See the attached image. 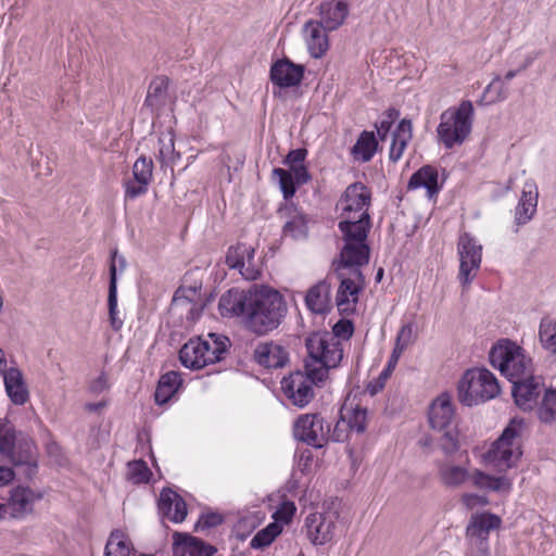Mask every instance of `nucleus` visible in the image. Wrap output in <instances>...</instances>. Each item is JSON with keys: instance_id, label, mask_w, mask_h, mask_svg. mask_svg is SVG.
<instances>
[{"instance_id": "nucleus-15", "label": "nucleus", "mask_w": 556, "mask_h": 556, "mask_svg": "<svg viewBox=\"0 0 556 556\" xmlns=\"http://www.w3.org/2000/svg\"><path fill=\"white\" fill-rule=\"evenodd\" d=\"M253 299L254 288L249 290L232 288L220 296L218 311L223 317H244L247 321Z\"/></svg>"}, {"instance_id": "nucleus-6", "label": "nucleus", "mask_w": 556, "mask_h": 556, "mask_svg": "<svg viewBox=\"0 0 556 556\" xmlns=\"http://www.w3.org/2000/svg\"><path fill=\"white\" fill-rule=\"evenodd\" d=\"M500 392L497 379L486 368L467 369L457 386L458 401L469 407L490 401Z\"/></svg>"}, {"instance_id": "nucleus-49", "label": "nucleus", "mask_w": 556, "mask_h": 556, "mask_svg": "<svg viewBox=\"0 0 556 556\" xmlns=\"http://www.w3.org/2000/svg\"><path fill=\"white\" fill-rule=\"evenodd\" d=\"M255 250L252 247H248L245 253V260L243 267L240 268L241 276L247 280H256L261 277V269L254 260Z\"/></svg>"}, {"instance_id": "nucleus-29", "label": "nucleus", "mask_w": 556, "mask_h": 556, "mask_svg": "<svg viewBox=\"0 0 556 556\" xmlns=\"http://www.w3.org/2000/svg\"><path fill=\"white\" fill-rule=\"evenodd\" d=\"M207 349V342L201 338L190 339L179 351V359L182 366L190 369L205 367L203 351Z\"/></svg>"}, {"instance_id": "nucleus-44", "label": "nucleus", "mask_w": 556, "mask_h": 556, "mask_svg": "<svg viewBox=\"0 0 556 556\" xmlns=\"http://www.w3.org/2000/svg\"><path fill=\"white\" fill-rule=\"evenodd\" d=\"M507 98V90L501 84L500 75H496L493 80L484 88L479 104H493L495 102L505 100Z\"/></svg>"}, {"instance_id": "nucleus-47", "label": "nucleus", "mask_w": 556, "mask_h": 556, "mask_svg": "<svg viewBox=\"0 0 556 556\" xmlns=\"http://www.w3.org/2000/svg\"><path fill=\"white\" fill-rule=\"evenodd\" d=\"M273 176L279 178V187L285 200L291 199L295 194L296 187L299 186L293 175L289 170L277 167L273 169Z\"/></svg>"}, {"instance_id": "nucleus-45", "label": "nucleus", "mask_w": 556, "mask_h": 556, "mask_svg": "<svg viewBox=\"0 0 556 556\" xmlns=\"http://www.w3.org/2000/svg\"><path fill=\"white\" fill-rule=\"evenodd\" d=\"M153 162L151 159L140 156L132 166V178L141 185L149 186L152 180Z\"/></svg>"}, {"instance_id": "nucleus-1", "label": "nucleus", "mask_w": 556, "mask_h": 556, "mask_svg": "<svg viewBox=\"0 0 556 556\" xmlns=\"http://www.w3.org/2000/svg\"><path fill=\"white\" fill-rule=\"evenodd\" d=\"M0 454L14 467L0 466V486L8 485L15 476L31 481L38 473V447L31 437L20 431L8 420H0Z\"/></svg>"}, {"instance_id": "nucleus-28", "label": "nucleus", "mask_w": 556, "mask_h": 556, "mask_svg": "<svg viewBox=\"0 0 556 556\" xmlns=\"http://www.w3.org/2000/svg\"><path fill=\"white\" fill-rule=\"evenodd\" d=\"M320 23L328 30L339 28L349 14V5L345 1H328L319 5Z\"/></svg>"}, {"instance_id": "nucleus-26", "label": "nucleus", "mask_w": 556, "mask_h": 556, "mask_svg": "<svg viewBox=\"0 0 556 556\" xmlns=\"http://www.w3.org/2000/svg\"><path fill=\"white\" fill-rule=\"evenodd\" d=\"M538 187L533 180L525 182L521 197L515 212V223L527 224L534 215L538 205Z\"/></svg>"}, {"instance_id": "nucleus-4", "label": "nucleus", "mask_w": 556, "mask_h": 556, "mask_svg": "<svg viewBox=\"0 0 556 556\" xmlns=\"http://www.w3.org/2000/svg\"><path fill=\"white\" fill-rule=\"evenodd\" d=\"M526 422L522 418H513L498 439L493 442L485 458L498 471H506L517 465L523 451Z\"/></svg>"}, {"instance_id": "nucleus-21", "label": "nucleus", "mask_w": 556, "mask_h": 556, "mask_svg": "<svg viewBox=\"0 0 556 556\" xmlns=\"http://www.w3.org/2000/svg\"><path fill=\"white\" fill-rule=\"evenodd\" d=\"M173 556H213L216 547L189 533L173 534Z\"/></svg>"}, {"instance_id": "nucleus-52", "label": "nucleus", "mask_w": 556, "mask_h": 556, "mask_svg": "<svg viewBox=\"0 0 556 556\" xmlns=\"http://www.w3.org/2000/svg\"><path fill=\"white\" fill-rule=\"evenodd\" d=\"M397 361H399V358H394V353L392 352V354L388 361L387 367L383 368V370L379 375L378 379L375 380L374 382H370L367 386V391L371 395L377 394L378 392H380L383 389L384 382L390 377L392 370L395 368Z\"/></svg>"}, {"instance_id": "nucleus-38", "label": "nucleus", "mask_w": 556, "mask_h": 556, "mask_svg": "<svg viewBox=\"0 0 556 556\" xmlns=\"http://www.w3.org/2000/svg\"><path fill=\"white\" fill-rule=\"evenodd\" d=\"M132 549L125 534L121 530H114L105 544L104 556H130Z\"/></svg>"}, {"instance_id": "nucleus-61", "label": "nucleus", "mask_w": 556, "mask_h": 556, "mask_svg": "<svg viewBox=\"0 0 556 556\" xmlns=\"http://www.w3.org/2000/svg\"><path fill=\"white\" fill-rule=\"evenodd\" d=\"M468 479H471L473 485L477 488L490 489L491 476L480 470H476L472 475H469Z\"/></svg>"}, {"instance_id": "nucleus-27", "label": "nucleus", "mask_w": 556, "mask_h": 556, "mask_svg": "<svg viewBox=\"0 0 556 556\" xmlns=\"http://www.w3.org/2000/svg\"><path fill=\"white\" fill-rule=\"evenodd\" d=\"M329 31L318 21H308L304 25V33L306 34V43L311 55L315 59L321 58L328 50V36Z\"/></svg>"}, {"instance_id": "nucleus-31", "label": "nucleus", "mask_w": 556, "mask_h": 556, "mask_svg": "<svg viewBox=\"0 0 556 556\" xmlns=\"http://www.w3.org/2000/svg\"><path fill=\"white\" fill-rule=\"evenodd\" d=\"M412 131L413 126L410 119L403 118L392 135V143L389 152V160L391 162L396 163L402 157L407 143L413 137Z\"/></svg>"}, {"instance_id": "nucleus-20", "label": "nucleus", "mask_w": 556, "mask_h": 556, "mask_svg": "<svg viewBox=\"0 0 556 556\" xmlns=\"http://www.w3.org/2000/svg\"><path fill=\"white\" fill-rule=\"evenodd\" d=\"M334 528V521L319 513L309 514L304 523L306 536L314 545L329 542L333 538Z\"/></svg>"}, {"instance_id": "nucleus-63", "label": "nucleus", "mask_w": 556, "mask_h": 556, "mask_svg": "<svg viewBox=\"0 0 556 556\" xmlns=\"http://www.w3.org/2000/svg\"><path fill=\"white\" fill-rule=\"evenodd\" d=\"M106 389H109V383L104 374H101L97 379H94L89 387L90 392L94 394H100Z\"/></svg>"}, {"instance_id": "nucleus-37", "label": "nucleus", "mask_w": 556, "mask_h": 556, "mask_svg": "<svg viewBox=\"0 0 556 556\" xmlns=\"http://www.w3.org/2000/svg\"><path fill=\"white\" fill-rule=\"evenodd\" d=\"M378 147V141L372 131L364 130L352 148V154L362 162H369Z\"/></svg>"}, {"instance_id": "nucleus-19", "label": "nucleus", "mask_w": 556, "mask_h": 556, "mask_svg": "<svg viewBox=\"0 0 556 556\" xmlns=\"http://www.w3.org/2000/svg\"><path fill=\"white\" fill-rule=\"evenodd\" d=\"M43 497V493L29 486L18 485L10 492L8 508L10 507L11 516L16 519L26 517L34 510V504Z\"/></svg>"}, {"instance_id": "nucleus-43", "label": "nucleus", "mask_w": 556, "mask_h": 556, "mask_svg": "<svg viewBox=\"0 0 556 556\" xmlns=\"http://www.w3.org/2000/svg\"><path fill=\"white\" fill-rule=\"evenodd\" d=\"M338 365L318 364L309 361L304 362L303 376L307 377L313 386L319 387L327 378L330 368H336Z\"/></svg>"}, {"instance_id": "nucleus-46", "label": "nucleus", "mask_w": 556, "mask_h": 556, "mask_svg": "<svg viewBox=\"0 0 556 556\" xmlns=\"http://www.w3.org/2000/svg\"><path fill=\"white\" fill-rule=\"evenodd\" d=\"M348 424L346 426L351 431L356 433H364L367 428V409L356 405L346 413Z\"/></svg>"}, {"instance_id": "nucleus-23", "label": "nucleus", "mask_w": 556, "mask_h": 556, "mask_svg": "<svg viewBox=\"0 0 556 556\" xmlns=\"http://www.w3.org/2000/svg\"><path fill=\"white\" fill-rule=\"evenodd\" d=\"M279 214L288 220L282 227V233L294 240L306 239L308 235L307 216L293 204H286L279 208Z\"/></svg>"}, {"instance_id": "nucleus-30", "label": "nucleus", "mask_w": 556, "mask_h": 556, "mask_svg": "<svg viewBox=\"0 0 556 556\" xmlns=\"http://www.w3.org/2000/svg\"><path fill=\"white\" fill-rule=\"evenodd\" d=\"M421 187L427 190L429 198L439 192L438 170L433 166L425 165L410 176L407 188L414 190Z\"/></svg>"}, {"instance_id": "nucleus-53", "label": "nucleus", "mask_w": 556, "mask_h": 556, "mask_svg": "<svg viewBox=\"0 0 556 556\" xmlns=\"http://www.w3.org/2000/svg\"><path fill=\"white\" fill-rule=\"evenodd\" d=\"M125 186V198L135 200L136 198L147 193L149 186L141 185L135 178L127 179L124 182Z\"/></svg>"}, {"instance_id": "nucleus-13", "label": "nucleus", "mask_w": 556, "mask_h": 556, "mask_svg": "<svg viewBox=\"0 0 556 556\" xmlns=\"http://www.w3.org/2000/svg\"><path fill=\"white\" fill-rule=\"evenodd\" d=\"M457 248L460 261L458 278L465 286L473 280L480 267L482 247L477 244L470 233L465 232L459 237Z\"/></svg>"}, {"instance_id": "nucleus-59", "label": "nucleus", "mask_w": 556, "mask_h": 556, "mask_svg": "<svg viewBox=\"0 0 556 556\" xmlns=\"http://www.w3.org/2000/svg\"><path fill=\"white\" fill-rule=\"evenodd\" d=\"M341 420L337 421L332 431L329 429V441L343 442L346 439L345 417L341 412Z\"/></svg>"}, {"instance_id": "nucleus-60", "label": "nucleus", "mask_w": 556, "mask_h": 556, "mask_svg": "<svg viewBox=\"0 0 556 556\" xmlns=\"http://www.w3.org/2000/svg\"><path fill=\"white\" fill-rule=\"evenodd\" d=\"M289 168V172L293 175V178L299 186L305 185L312 179V176L304 164L295 165Z\"/></svg>"}, {"instance_id": "nucleus-3", "label": "nucleus", "mask_w": 556, "mask_h": 556, "mask_svg": "<svg viewBox=\"0 0 556 556\" xmlns=\"http://www.w3.org/2000/svg\"><path fill=\"white\" fill-rule=\"evenodd\" d=\"M338 228L344 242L339 254L341 265H367L370 260V247L367 243L371 228L369 212H364L357 217L341 218Z\"/></svg>"}, {"instance_id": "nucleus-17", "label": "nucleus", "mask_w": 556, "mask_h": 556, "mask_svg": "<svg viewBox=\"0 0 556 556\" xmlns=\"http://www.w3.org/2000/svg\"><path fill=\"white\" fill-rule=\"evenodd\" d=\"M281 384L287 397L298 407L306 406L315 396L313 384L307 381V377H304L301 370L283 378Z\"/></svg>"}, {"instance_id": "nucleus-5", "label": "nucleus", "mask_w": 556, "mask_h": 556, "mask_svg": "<svg viewBox=\"0 0 556 556\" xmlns=\"http://www.w3.org/2000/svg\"><path fill=\"white\" fill-rule=\"evenodd\" d=\"M473 114L475 109L469 100H463L457 108L443 111L437 128L439 141L446 149L460 146L471 132Z\"/></svg>"}, {"instance_id": "nucleus-34", "label": "nucleus", "mask_w": 556, "mask_h": 556, "mask_svg": "<svg viewBox=\"0 0 556 556\" xmlns=\"http://www.w3.org/2000/svg\"><path fill=\"white\" fill-rule=\"evenodd\" d=\"M116 253L113 254V262L110 264V282L108 294L109 319L111 327L114 330H119L123 326V320L117 317V278L115 267Z\"/></svg>"}, {"instance_id": "nucleus-12", "label": "nucleus", "mask_w": 556, "mask_h": 556, "mask_svg": "<svg viewBox=\"0 0 556 556\" xmlns=\"http://www.w3.org/2000/svg\"><path fill=\"white\" fill-rule=\"evenodd\" d=\"M305 346L308 355L306 361L309 362L339 365L343 358L340 342L328 332H312L305 339Z\"/></svg>"}, {"instance_id": "nucleus-51", "label": "nucleus", "mask_w": 556, "mask_h": 556, "mask_svg": "<svg viewBox=\"0 0 556 556\" xmlns=\"http://www.w3.org/2000/svg\"><path fill=\"white\" fill-rule=\"evenodd\" d=\"M129 467V479L134 483H147L151 477V470L143 460H135L128 464Z\"/></svg>"}, {"instance_id": "nucleus-50", "label": "nucleus", "mask_w": 556, "mask_h": 556, "mask_svg": "<svg viewBox=\"0 0 556 556\" xmlns=\"http://www.w3.org/2000/svg\"><path fill=\"white\" fill-rule=\"evenodd\" d=\"M413 325H403L396 336L395 346L392 351L394 353V358H400L404 350L413 342Z\"/></svg>"}, {"instance_id": "nucleus-64", "label": "nucleus", "mask_w": 556, "mask_h": 556, "mask_svg": "<svg viewBox=\"0 0 556 556\" xmlns=\"http://www.w3.org/2000/svg\"><path fill=\"white\" fill-rule=\"evenodd\" d=\"M510 489V482L505 477H492L491 476V482H490V489L492 491H502V490H509Z\"/></svg>"}, {"instance_id": "nucleus-62", "label": "nucleus", "mask_w": 556, "mask_h": 556, "mask_svg": "<svg viewBox=\"0 0 556 556\" xmlns=\"http://www.w3.org/2000/svg\"><path fill=\"white\" fill-rule=\"evenodd\" d=\"M174 394L175 393L170 389L164 388L162 384L157 383L154 392L155 403L159 405L166 404Z\"/></svg>"}, {"instance_id": "nucleus-10", "label": "nucleus", "mask_w": 556, "mask_h": 556, "mask_svg": "<svg viewBox=\"0 0 556 556\" xmlns=\"http://www.w3.org/2000/svg\"><path fill=\"white\" fill-rule=\"evenodd\" d=\"M501 525L502 519L492 513L471 515L466 527V538L469 543L467 556H490V532L500 529Z\"/></svg>"}, {"instance_id": "nucleus-36", "label": "nucleus", "mask_w": 556, "mask_h": 556, "mask_svg": "<svg viewBox=\"0 0 556 556\" xmlns=\"http://www.w3.org/2000/svg\"><path fill=\"white\" fill-rule=\"evenodd\" d=\"M536 416L544 425L556 422V388L546 389L541 402H538Z\"/></svg>"}, {"instance_id": "nucleus-55", "label": "nucleus", "mask_w": 556, "mask_h": 556, "mask_svg": "<svg viewBox=\"0 0 556 556\" xmlns=\"http://www.w3.org/2000/svg\"><path fill=\"white\" fill-rule=\"evenodd\" d=\"M224 522V517L223 515L218 514V513H207V514H203L201 515L199 521L197 522L195 525V531L201 528V529H210V528H215L219 525H222Z\"/></svg>"}, {"instance_id": "nucleus-7", "label": "nucleus", "mask_w": 556, "mask_h": 556, "mask_svg": "<svg viewBox=\"0 0 556 556\" xmlns=\"http://www.w3.org/2000/svg\"><path fill=\"white\" fill-rule=\"evenodd\" d=\"M489 359L511 382L533 376L532 359L523 353L521 346L510 340H500L493 345Z\"/></svg>"}, {"instance_id": "nucleus-25", "label": "nucleus", "mask_w": 556, "mask_h": 556, "mask_svg": "<svg viewBox=\"0 0 556 556\" xmlns=\"http://www.w3.org/2000/svg\"><path fill=\"white\" fill-rule=\"evenodd\" d=\"M5 392L14 405H24L29 401V391L23 372L17 367H10L3 374Z\"/></svg>"}, {"instance_id": "nucleus-8", "label": "nucleus", "mask_w": 556, "mask_h": 556, "mask_svg": "<svg viewBox=\"0 0 556 556\" xmlns=\"http://www.w3.org/2000/svg\"><path fill=\"white\" fill-rule=\"evenodd\" d=\"M428 419L433 430L442 432L440 446L445 454H453L459 447L458 429L451 396L440 394L430 405Z\"/></svg>"}, {"instance_id": "nucleus-39", "label": "nucleus", "mask_w": 556, "mask_h": 556, "mask_svg": "<svg viewBox=\"0 0 556 556\" xmlns=\"http://www.w3.org/2000/svg\"><path fill=\"white\" fill-rule=\"evenodd\" d=\"M208 339L210 340H205L207 342V349L203 351L205 366L219 362L227 352V337L210 333Z\"/></svg>"}, {"instance_id": "nucleus-41", "label": "nucleus", "mask_w": 556, "mask_h": 556, "mask_svg": "<svg viewBox=\"0 0 556 556\" xmlns=\"http://www.w3.org/2000/svg\"><path fill=\"white\" fill-rule=\"evenodd\" d=\"M439 475L446 486H458L469 478L467 469L460 466L442 465Z\"/></svg>"}, {"instance_id": "nucleus-56", "label": "nucleus", "mask_w": 556, "mask_h": 556, "mask_svg": "<svg viewBox=\"0 0 556 556\" xmlns=\"http://www.w3.org/2000/svg\"><path fill=\"white\" fill-rule=\"evenodd\" d=\"M296 510V507L293 502H283L280 507L275 513L276 520L283 521L286 523L290 522L294 513Z\"/></svg>"}, {"instance_id": "nucleus-22", "label": "nucleus", "mask_w": 556, "mask_h": 556, "mask_svg": "<svg viewBox=\"0 0 556 556\" xmlns=\"http://www.w3.org/2000/svg\"><path fill=\"white\" fill-rule=\"evenodd\" d=\"M254 361L264 368H283L289 362V352L273 341L260 343L253 353Z\"/></svg>"}, {"instance_id": "nucleus-42", "label": "nucleus", "mask_w": 556, "mask_h": 556, "mask_svg": "<svg viewBox=\"0 0 556 556\" xmlns=\"http://www.w3.org/2000/svg\"><path fill=\"white\" fill-rule=\"evenodd\" d=\"M157 160L162 166H168L180 157V153L175 151L174 136L172 134L163 135L159 138Z\"/></svg>"}, {"instance_id": "nucleus-33", "label": "nucleus", "mask_w": 556, "mask_h": 556, "mask_svg": "<svg viewBox=\"0 0 556 556\" xmlns=\"http://www.w3.org/2000/svg\"><path fill=\"white\" fill-rule=\"evenodd\" d=\"M169 79L166 76H156L149 85L144 105L151 111H157L166 103Z\"/></svg>"}, {"instance_id": "nucleus-9", "label": "nucleus", "mask_w": 556, "mask_h": 556, "mask_svg": "<svg viewBox=\"0 0 556 556\" xmlns=\"http://www.w3.org/2000/svg\"><path fill=\"white\" fill-rule=\"evenodd\" d=\"M363 265L343 266L341 258L332 262L333 270L340 280L336 303L340 313H353L358 294L365 286V277L361 270Z\"/></svg>"}, {"instance_id": "nucleus-48", "label": "nucleus", "mask_w": 556, "mask_h": 556, "mask_svg": "<svg viewBox=\"0 0 556 556\" xmlns=\"http://www.w3.org/2000/svg\"><path fill=\"white\" fill-rule=\"evenodd\" d=\"M247 251L248 245L244 243L231 245L227 251L225 263L229 268L240 270L243 267Z\"/></svg>"}, {"instance_id": "nucleus-32", "label": "nucleus", "mask_w": 556, "mask_h": 556, "mask_svg": "<svg viewBox=\"0 0 556 556\" xmlns=\"http://www.w3.org/2000/svg\"><path fill=\"white\" fill-rule=\"evenodd\" d=\"M330 286L319 281L311 287L305 296L306 306L314 313L325 314L329 309Z\"/></svg>"}, {"instance_id": "nucleus-2", "label": "nucleus", "mask_w": 556, "mask_h": 556, "mask_svg": "<svg viewBox=\"0 0 556 556\" xmlns=\"http://www.w3.org/2000/svg\"><path fill=\"white\" fill-rule=\"evenodd\" d=\"M247 327L252 332L264 336L278 328L287 314V303L275 289L266 286L254 287Z\"/></svg>"}, {"instance_id": "nucleus-58", "label": "nucleus", "mask_w": 556, "mask_h": 556, "mask_svg": "<svg viewBox=\"0 0 556 556\" xmlns=\"http://www.w3.org/2000/svg\"><path fill=\"white\" fill-rule=\"evenodd\" d=\"M159 383L164 388L170 389L175 393L181 383V378L178 372L168 371L161 376Z\"/></svg>"}, {"instance_id": "nucleus-16", "label": "nucleus", "mask_w": 556, "mask_h": 556, "mask_svg": "<svg viewBox=\"0 0 556 556\" xmlns=\"http://www.w3.org/2000/svg\"><path fill=\"white\" fill-rule=\"evenodd\" d=\"M305 67L296 64L288 58L275 61L269 71L270 81L281 88H292L301 84L304 77Z\"/></svg>"}, {"instance_id": "nucleus-40", "label": "nucleus", "mask_w": 556, "mask_h": 556, "mask_svg": "<svg viewBox=\"0 0 556 556\" xmlns=\"http://www.w3.org/2000/svg\"><path fill=\"white\" fill-rule=\"evenodd\" d=\"M281 531L282 527L277 521L270 522L252 538L250 542L251 548L263 549L269 546Z\"/></svg>"}, {"instance_id": "nucleus-14", "label": "nucleus", "mask_w": 556, "mask_h": 556, "mask_svg": "<svg viewBox=\"0 0 556 556\" xmlns=\"http://www.w3.org/2000/svg\"><path fill=\"white\" fill-rule=\"evenodd\" d=\"M371 204V191L363 182L356 181L346 187L337 207H341L340 218L357 217L368 212Z\"/></svg>"}, {"instance_id": "nucleus-24", "label": "nucleus", "mask_w": 556, "mask_h": 556, "mask_svg": "<svg viewBox=\"0 0 556 556\" xmlns=\"http://www.w3.org/2000/svg\"><path fill=\"white\" fill-rule=\"evenodd\" d=\"M157 507L164 517L176 523L182 522L187 516L186 502L179 494L168 488L161 491Z\"/></svg>"}, {"instance_id": "nucleus-57", "label": "nucleus", "mask_w": 556, "mask_h": 556, "mask_svg": "<svg viewBox=\"0 0 556 556\" xmlns=\"http://www.w3.org/2000/svg\"><path fill=\"white\" fill-rule=\"evenodd\" d=\"M306 155H307V150L305 148L290 150L283 160V164L289 167L303 164Z\"/></svg>"}, {"instance_id": "nucleus-11", "label": "nucleus", "mask_w": 556, "mask_h": 556, "mask_svg": "<svg viewBox=\"0 0 556 556\" xmlns=\"http://www.w3.org/2000/svg\"><path fill=\"white\" fill-rule=\"evenodd\" d=\"M296 441L314 448H323L329 442V424L319 413L300 415L293 422Z\"/></svg>"}, {"instance_id": "nucleus-18", "label": "nucleus", "mask_w": 556, "mask_h": 556, "mask_svg": "<svg viewBox=\"0 0 556 556\" xmlns=\"http://www.w3.org/2000/svg\"><path fill=\"white\" fill-rule=\"evenodd\" d=\"M511 395L515 404L525 412L532 410L538 405L541 394V383L532 376L526 379L513 380Z\"/></svg>"}, {"instance_id": "nucleus-35", "label": "nucleus", "mask_w": 556, "mask_h": 556, "mask_svg": "<svg viewBox=\"0 0 556 556\" xmlns=\"http://www.w3.org/2000/svg\"><path fill=\"white\" fill-rule=\"evenodd\" d=\"M539 341L556 362V319L546 315L540 321Z\"/></svg>"}, {"instance_id": "nucleus-54", "label": "nucleus", "mask_w": 556, "mask_h": 556, "mask_svg": "<svg viewBox=\"0 0 556 556\" xmlns=\"http://www.w3.org/2000/svg\"><path fill=\"white\" fill-rule=\"evenodd\" d=\"M354 332V325L352 320L342 318L338 320L332 327L333 337L350 339Z\"/></svg>"}]
</instances>
